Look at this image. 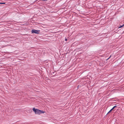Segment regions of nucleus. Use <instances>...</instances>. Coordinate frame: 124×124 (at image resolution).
Segmentation results:
<instances>
[{
	"mask_svg": "<svg viewBox=\"0 0 124 124\" xmlns=\"http://www.w3.org/2000/svg\"><path fill=\"white\" fill-rule=\"evenodd\" d=\"M33 111L34 112L35 114L40 115L41 113H44L45 112L43 110H41L37 109H35V108L32 109Z\"/></svg>",
	"mask_w": 124,
	"mask_h": 124,
	"instance_id": "obj_1",
	"label": "nucleus"
},
{
	"mask_svg": "<svg viewBox=\"0 0 124 124\" xmlns=\"http://www.w3.org/2000/svg\"><path fill=\"white\" fill-rule=\"evenodd\" d=\"M39 31L35 30H31V32L32 33L39 34Z\"/></svg>",
	"mask_w": 124,
	"mask_h": 124,
	"instance_id": "obj_2",
	"label": "nucleus"
},
{
	"mask_svg": "<svg viewBox=\"0 0 124 124\" xmlns=\"http://www.w3.org/2000/svg\"><path fill=\"white\" fill-rule=\"evenodd\" d=\"M117 106H114L112 108V109L113 110V109H114L115 107H116Z\"/></svg>",
	"mask_w": 124,
	"mask_h": 124,
	"instance_id": "obj_3",
	"label": "nucleus"
},
{
	"mask_svg": "<svg viewBox=\"0 0 124 124\" xmlns=\"http://www.w3.org/2000/svg\"><path fill=\"white\" fill-rule=\"evenodd\" d=\"M113 110L112 109H111L109 112H108V113H109L110 112H111V111Z\"/></svg>",
	"mask_w": 124,
	"mask_h": 124,
	"instance_id": "obj_4",
	"label": "nucleus"
},
{
	"mask_svg": "<svg viewBox=\"0 0 124 124\" xmlns=\"http://www.w3.org/2000/svg\"><path fill=\"white\" fill-rule=\"evenodd\" d=\"M124 25V24L123 25H121L120 27H119V28H121Z\"/></svg>",
	"mask_w": 124,
	"mask_h": 124,
	"instance_id": "obj_5",
	"label": "nucleus"
},
{
	"mask_svg": "<svg viewBox=\"0 0 124 124\" xmlns=\"http://www.w3.org/2000/svg\"><path fill=\"white\" fill-rule=\"evenodd\" d=\"M5 4V3H0V4Z\"/></svg>",
	"mask_w": 124,
	"mask_h": 124,
	"instance_id": "obj_6",
	"label": "nucleus"
},
{
	"mask_svg": "<svg viewBox=\"0 0 124 124\" xmlns=\"http://www.w3.org/2000/svg\"><path fill=\"white\" fill-rule=\"evenodd\" d=\"M47 0H42V1H46Z\"/></svg>",
	"mask_w": 124,
	"mask_h": 124,
	"instance_id": "obj_7",
	"label": "nucleus"
},
{
	"mask_svg": "<svg viewBox=\"0 0 124 124\" xmlns=\"http://www.w3.org/2000/svg\"><path fill=\"white\" fill-rule=\"evenodd\" d=\"M111 55H110V57H109V58H110L111 57Z\"/></svg>",
	"mask_w": 124,
	"mask_h": 124,
	"instance_id": "obj_8",
	"label": "nucleus"
},
{
	"mask_svg": "<svg viewBox=\"0 0 124 124\" xmlns=\"http://www.w3.org/2000/svg\"><path fill=\"white\" fill-rule=\"evenodd\" d=\"M109 59V58H108V59H107V60H108Z\"/></svg>",
	"mask_w": 124,
	"mask_h": 124,
	"instance_id": "obj_9",
	"label": "nucleus"
},
{
	"mask_svg": "<svg viewBox=\"0 0 124 124\" xmlns=\"http://www.w3.org/2000/svg\"><path fill=\"white\" fill-rule=\"evenodd\" d=\"M65 40L66 41H67V39H65Z\"/></svg>",
	"mask_w": 124,
	"mask_h": 124,
	"instance_id": "obj_10",
	"label": "nucleus"
}]
</instances>
